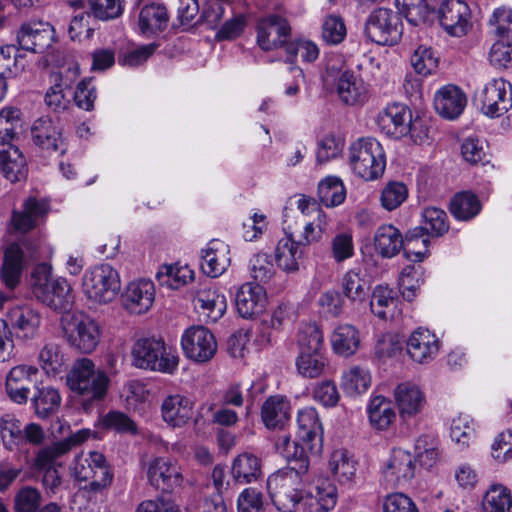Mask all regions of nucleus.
<instances>
[{
	"instance_id": "1",
	"label": "nucleus",
	"mask_w": 512,
	"mask_h": 512,
	"mask_svg": "<svg viewBox=\"0 0 512 512\" xmlns=\"http://www.w3.org/2000/svg\"><path fill=\"white\" fill-rule=\"evenodd\" d=\"M307 458L290 462L267 479V490L272 503L281 512H294L304 498V477L308 472Z\"/></svg>"
},
{
	"instance_id": "2",
	"label": "nucleus",
	"mask_w": 512,
	"mask_h": 512,
	"mask_svg": "<svg viewBox=\"0 0 512 512\" xmlns=\"http://www.w3.org/2000/svg\"><path fill=\"white\" fill-rule=\"evenodd\" d=\"M52 266L43 262L35 266L31 274L34 296L55 311H67L74 303L72 287L65 278H51Z\"/></svg>"
},
{
	"instance_id": "3",
	"label": "nucleus",
	"mask_w": 512,
	"mask_h": 512,
	"mask_svg": "<svg viewBox=\"0 0 512 512\" xmlns=\"http://www.w3.org/2000/svg\"><path fill=\"white\" fill-rule=\"evenodd\" d=\"M131 356L135 367L164 374H174L179 365L177 351L162 338L138 339L132 347Z\"/></svg>"
},
{
	"instance_id": "4",
	"label": "nucleus",
	"mask_w": 512,
	"mask_h": 512,
	"mask_svg": "<svg viewBox=\"0 0 512 512\" xmlns=\"http://www.w3.org/2000/svg\"><path fill=\"white\" fill-rule=\"evenodd\" d=\"M121 286L120 273L108 263L96 264L86 269L81 282L84 296L97 305L114 302L121 291Z\"/></svg>"
},
{
	"instance_id": "5",
	"label": "nucleus",
	"mask_w": 512,
	"mask_h": 512,
	"mask_svg": "<svg viewBox=\"0 0 512 512\" xmlns=\"http://www.w3.org/2000/svg\"><path fill=\"white\" fill-rule=\"evenodd\" d=\"M109 377L103 370H96L88 358L77 360L67 376L71 391L82 397L83 402L102 400L108 389Z\"/></svg>"
},
{
	"instance_id": "6",
	"label": "nucleus",
	"mask_w": 512,
	"mask_h": 512,
	"mask_svg": "<svg viewBox=\"0 0 512 512\" xmlns=\"http://www.w3.org/2000/svg\"><path fill=\"white\" fill-rule=\"evenodd\" d=\"M62 335L68 345L81 354L94 352L101 340V326L83 313H67L61 317Z\"/></svg>"
},
{
	"instance_id": "7",
	"label": "nucleus",
	"mask_w": 512,
	"mask_h": 512,
	"mask_svg": "<svg viewBox=\"0 0 512 512\" xmlns=\"http://www.w3.org/2000/svg\"><path fill=\"white\" fill-rule=\"evenodd\" d=\"M349 154L351 168L360 178L370 181L383 175L386 158L381 144L376 139H359L351 145Z\"/></svg>"
},
{
	"instance_id": "8",
	"label": "nucleus",
	"mask_w": 512,
	"mask_h": 512,
	"mask_svg": "<svg viewBox=\"0 0 512 512\" xmlns=\"http://www.w3.org/2000/svg\"><path fill=\"white\" fill-rule=\"evenodd\" d=\"M71 473L79 481L91 480L92 490H100L109 486L113 474L103 454L93 451L85 455H77L71 465Z\"/></svg>"
},
{
	"instance_id": "9",
	"label": "nucleus",
	"mask_w": 512,
	"mask_h": 512,
	"mask_svg": "<svg viewBox=\"0 0 512 512\" xmlns=\"http://www.w3.org/2000/svg\"><path fill=\"white\" fill-rule=\"evenodd\" d=\"M365 34L379 45L396 44L402 35L400 16L386 8L374 10L366 21Z\"/></svg>"
},
{
	"instance_id": "10",
	"label": "nucleus",
	"mask_w": 512,
	"mask_h": 512,
	"mask_svg": "<svg viewBox=\"0 0 512 512\" xmlns=\"http://www.w3.org/2000/svg\"><path fill=\"white\" fill-rule=\"evenodd\" d=\"M181 346L185 356L195 362L205 363L217 351L214 335L203 326H192L184 331Z\"/></svg>"
},
{
	"instance_id": "11",
	"label": "nucleus",
	"mask_w": 512,
	"mask_h": 512,
	"mask_svg": "<svg viewBox=\"0 0 512 512\" xmlns=\"http://www.w3.org/2000/svg\"><path fill=\"white\" fill-rule=\"evenodd\" d=\"M149 484L157 490L172 491L183 481L181 468L167 457H155L146 465Z\"/></svg>"
},
{
	"instance_id": "12",
	"label": "nucleus",
	"mask_w": 512,
	"mask_h": 512,
	"mask_svg": "<svg viewBox=\"0 0 512 512\" xmlns=\"http://www.w3.org/2000/svg\"><path fill=\"white\" fill-rule=\"evenodd\" d=\"M156 289L152 280L139 278L129 282L122 294L123 308L130 314L142 315L153 306Z\"/></svg>"
},
{
	"instance_id": "13",
	"label": "nucleus",
	"mask_w": 512,
	"mask_h": 512,
	"mask_svg": "<svg viewBox=\"0 0 512 512\" xmlns=\"http://www.w3.org/2000/svg\"><path fill=\"white\" fill-rule=\"evenodd\" d=\"M481 110L490 117H499L512 107V85L502 78L485 85L480 95Z\"/></svg>"
},
{
	"instance_id": "14",
	"label": "nucleus",
	"mask_w": 512,
	"mask_h": 512,
	"mask_svg": "<svg viewBox=\"0 0 512 512\" xmlns=\"http://www.w3.org/2000/svg\"><path fill=\"white\" fill-rule=\"evenodd\" d=\"M438 15L440 25L451 36H464L471 27V10L463 0H445Z\"/></svg>"
},
{
	"instance_id": "15",
	"label": "nucleus",
	"mask_w": 512,
	"mask_h": 512,
	"mask_svg": "<svg viewBox=\"0 0 512 512\" xmlns=\"http://www.w3.org/2000/svg\"><path fill=\"white\" fill-rule=\"evenodd\" d=\"M193 304L201 315L217 322L227 310V300L219 288L210 283H200L195 290Z\"/></svg>"
},
{
	"instance_id": "16",
	"label": "nucleus",
	"mask_w": 512,
	"mask_h": 512,
	"mask_svg": "<svg viewBox=\"0 0 512 512\" xmlns=\"http://www.w3.org/2000/svg\"><path fill=\"white\" fill-rule=\"evenodd\" d=\"M53 39V27L42 21L24 23L17 33L20 48L33 53L44 52L51 46Z\"/></svg>"
},
{
	"instance_id": "17",
	"label": "nucleus",
	"mask_w": 512,
	"mask_h": 512,
	"mask_svg": "<svg viewBox=\"0 0 512 512\" xmlns=\"http://www.w3.org/2000/svg\"><path fill=\"white\" fill-rule=\"evenodd\" d=\"M290 31V25L285 18L269 15L258 22L257 42L261 49L269 51L280 45H287Z\"/></svg>"
},
{
	"instance_id": "18",
	"label": "nucleus",
	"mask_w": 512,
	"mask_h": 512,
	"mask_svg": "<svg viewBox=\"0 0 512 512\" xmlns=\"http://www.w3.org/2000/svg\"><path fill=\"white\" fill-rule=\"evenodd\" d=\"M236 309L239 315L249 319L264 312L267 305L265 289L256 283L247 282L236 293Z\"/></svg>"
},
{
	"instance_id": "19",
	"label": "nucleus",
	"mask_w": 512,
	"mask_h": 512,
	"mask_svg": "<svg viewBox=\"0 0 512 512\" xmlns=\"http://www.w3.org/2000/svg\"><path fill=\"white\" fill-rule=\"evenodd\" d=\"M31 135L33 142L43 150L64 154L67 149L62 129L48 117H41L34 121Z\"/></svg>"
},
{
	"instance_id": "20",
	"label": "nucleus",
	"mask_w": 512,
	"mask_h": 512,
	"mask_svg": "<svg viewBox=\"0 0 512 512\" xmlns=\"http://www.w3.org/2000/svg\"><path fill=\"white\" fill-rule=\"evenodd\" d=\"M298 436L309 450L318 453L323 444V427L313 407L300 409L297 414Z\"/></svg>"
},
{
	"instance_id": "21",
	"label": "nucleus",
	"mask_w": 512,
	"mask_h": 512,
	"mask_svg": "<svg viewBox=\"0 0 512 512\" xmlns=\"http://www.w3.org/2000/svg\"><path fill=\"white\" fill-rule=\"evenodd\" d=\"M7 319L15 335L22 339L36 337L41 325L40 313L30 305H16L10 308Z\"/></svg>"
},
{
	"instance_id": "22",
	"label": "nucleus",
	"mask_w": 512,
	"mask_h": 512,
	"mask_svg": "<svg viewBox=\"0 0 512 512\" xmlns=\"http://www.w3.org/2000/svg\"><path fill=\"white\" fill-rule=\"evenodd\" d=\"M411 119L412 113L407 106L393 103L378 114L377 123L388 135L400 138L408 134Z\"/></svg>"
},
{
	"instance_id": "23",
	"label": "nucleus",
	"mask_w": 512,
	"mask_h": 512,
	"mask_svg": "<svg viewBox=\"0 0 512 512\" xmlns=\"http://www.w3.org/2000/svg\"><path fill=\"white\" fill-rule=\"evenodd\" d=\"M406 349L413 361L428 363L439 351V340L430 330L417 328L407 339Z\"/></svg>"
},
{
	"instance_id": "24",
	"label": "nucleus",
	"mask_w": 512,
	"mask_h": 512,
	"mask_svg": "<svg viewBox=\"0 0 512 512\" xmlns=\"http://www.w3.org/2000/svg\"><path fill=\"white\" fill-rule=\"evenodd\" d=\"M394 399L402 419L418 415L426 403L424 392L411 382L398 384L394 389Z\"/></svg>"
},
{
	"instance_id": "25",
	"label": "nucleus",
	"mask_w": 512,
	"mask_h": 512,
	"mask_svg": "<svg viewBox=\"0 0 512 512\" xmlns=\"http://www.w3.org/2000/svg\"><path fill=\"white\" fill-rule=\"evenodd\" d=\"M0 171L12 183L24 180L28 173L25 157L9 141H0Z\"/></svg>"
},
{
	"instance_id": "26",
	"label": "nucleus",
	"mask_w": 512,
	"mask_h": 512,
	"mask_svg": "<svg viewBox=\"0 0 512 512\" xmlns=\"http://www.w3.org/2000/svg\"><path fill=\"white\" fill-rule=\"evenodd\" d=\"M467 104L465 93L455 85L439 89L434 97V107L443 118L453 120L459 117Z\"/></svg>"
},
{
	"instance_id": "27",
	"label": "nucleus",
	"mask_w": 512,
	"mask_h": 512,
	"mask_svg": "<svg viewBox=\"0 0 512 512\" xmlns=\"http://www.w3.org/2000/svg\"><path fill=\"white\" fill-rule=\"evenodd\" d=\"M194 403L188 397L173 394L164 398L161 404V416L171 427H182L193 416Z\"/></svg>"
},
{
	"instance_id": "28",
	"label": "nucleus",
	"mask_w": 512,
	"mask_h": 512,
	"mask_svg": "<svg viewBox=\"0 0 512 512\" xmlns=\"http://www.w3.org/2000/svg\"><path fill=\"white\" fill-rule=\"evenodd\" d=\"M195 272L190 265L182 260L161 265L155 278L162 287L178 290L194 280Z\"/></svg>"
},
{
	"instance_id": "29",
	"label": "nucleus",
	"mask_w": 512,
	"mask_h": 512,
	"mask_svg": "<svg viewBox=\"0 0 512 512\" xmlns=\"http://www.w3.org/2000/svg\"><path fill=\"white\" fill-rule=\"evenodd\" d=\"M414 457L406 450L394 449L385 465L386 479L396 485L407 482L414 476Z\"/></svg>"
},
{
	"instance_id": "30",
	"label": "nucleus",
	"mask_w": 512,
	"mask_h": 512,
	"mask_svg": "<svg viewBox=\"0 0 512 512\" xmlns=\"http://www.w3.org/2000/svg\"><path fill=\"white\" fill-rule=\"evenodd\" d=\"M49 210L50 205L46 199L30 196L24 202L23 211L13 213V226L18 231L27 232L35 227L37 222L48 214Z\"/></svg>"
},
{
	"instance_id": "31",
	"label": "nucleus",
	"mask_w": 512,
	"mask_h": 512,
	"mask_svg": "<svg viewBox=\"0 0 512 512\" xmlns=\"http://www.w3.org/2000/svg\"><path fill=\"white\" fill-rule=\"evenodd\" d=\"M321 235L320 225H315L313 222L306 223L301 240L294 241L291 235H287L278 241L275 256H294L297 253L303 255L307 253V247L311 243L317 242Z\"/></svg>"
},
{
	"instance_id": "32",
	"label": "nucleus",
	"mask_w": 512,
	"mask_h": 512,
	"mask_svg": "<svg viewBox=\"0 0 512 512\" xmlns=\"http://www.w3.org/2000/svg\"><path fill=\"white\" fill-rule=\"evenodd\" d=\"M291 406L289 401L280 395L270 396L261 409V418L268 429L282 428L290 419Z\"/></svg>"
},
{
	"instance_id": "33",
	"label": "nucleus",
	"mask_w": 512,
	"mask_h": 512,
	"mask_svg": "<svg viewBox=\"0 0 512 512\" xmlns=\"http://www.w3.org/2000/svg\"><path fill=\"white\" fill-rule=\"evenodd\" d=\"M261 459L251 453L243 452L234 458L231 475L238 484H248L257 481L262 476Z\"/></svg>"
},
{
	"instance_id": "34",
	"label": "nucleus",
	"mask_w": 512,
	"mask_h": 512,
	"mask_svg": "<svg viewBox=\"0 0 512 512\" xmlns=\"http://www.w3.org/2000/svg\"><path fill=\"white\" fill-rule=\"evenodd\" d=\"M169 14L162 3L153 2L143 6L139 13V28L141 33L152 35L162 32L168 24Z\"/></svg>"
},
{
	"instance_id": "35",
	"label": "nucleus",
	"mask_w": 512,
	"mask_h": 512,
	"mask_svg": "<svg viewBox=\"0 0 512 512\" xmlns=\"http://www.w3.org/2000/svg\"><path fill=\"white\" fill-rule=\"evenodd\" d=\"M328 467L334 478L344 485L355 481L357 461L346 449L334 450L329 458Z\"/></svg>"
},
{
	"instance_id": "36",
	"label": "nucleus",
	"mask_w": 512,
	"mask_h": 512,
	"mask_svg": "<svg viewBox=\"0 0 512 512\" xmlns=\"http://www.w3.org/2000/svg\"><path fill=\"white\" fill-rule=\"evenodd\" d=\"M336 91L341 101L347 105L362 104L367 95L363 80L349 71H344L339 76Z\"/></svg>"
},
{
	"instance_id": "37",
	"label": "nucleus",
	"mask_w": 512,
	"mask_h": 512,
	"mask_svg": "<svg viewBox=\"0 0 512 512\" xmlns=\"http://www.w3.org/2000/svg\"><path fill=\"white\" fill-rule=\"evenodd\" d=\"M367 413L371 426L380 431L387 430L396 419L391 400L382 395H376L370 399Z\"/></svg>"
},
{
	"instance_id": "38",
	"label": "nucleus",
	"mask_w": 512,
	"mask_h": 512,
	"mask_svg": "<svg viewBox=\"0 0 512 512\" xmlns=\"http://www.w3.org/2000/svg\"><path fill=\"white\" fill-rule=\"evenodd\" d=\"M401 232L393 225L380 226L374 235V247L380 256H397L403 248Z\"/></svg>"
},
{
	"instance_id": "39",
	"label": "nucleus",
	"mask_w": 512,
	"mask_h": 512,
	"mask_svg": "<svg viewBox=\"0 0 512 512\" xmlns=\"http://www.w3.org/2000/svg\"><path fill=\"white\" fill-rule=\"evenodd\" d=\"M331 344L336 354L344 357L351 356L359 348V332L353 325H339L331 336Z\"/></svg>"
},
{
	"instance_id": "40",
	"label": "nucleus",
	"mask_w": 512,
	"mask_h": 512,
	"mask_svg": "<svg viewBox=\"0 0 512 512\" xmlns=\"http://www.w3.org/2000/svg\"><path fill=\"white\" fill-rule=\"evenodd\" d=\"M337 502V490L328 480L321 481L309 492L307 505L310 512H329Z\"/></svg>"
},
{
	"instance_id": "41",
	"label": "nucleus",
	"mask_w": 512,
	"mask_h": 512,
	"mask_svg": "<svg viewBox=\"0 0 512 512\" xmlns=\"http://www.w3.org/2000/svg\"><path fill=\"white\" fill-rule=\"evenodd\" d=\"M295 365L297 372L309 379L324 375L329 368L328 359L323 351L298 353Z\"/></svg>"
},
{
	"instance_id": "42",
	"label": "nucleus",
	"mask_w": 512,
	"mask_h": 512,
	"mask_svg": "<svg viewBox=\"0 0 512 512\" xmlns=\"http://www.w3.org/2000/svg\"><path fill=\"white\" fill-rule=\"evenodd\" d=\"M482 508L484 512H512V493L501 485H491L486 491Z\"/></svg>"
},
{
	"instance_id": "43",
	"label": "nucleus",
	"mask_w": 512,
	"mask_h": 512,
	"mask_svg": "<svg viewBox=\"0 0 512 512\" xmlns=\"http://www.w3.org/2000/svg\"><path fill=\"white\" fill-rule=\"evenodd\" d=\"M422 283L423 268L420 261L407 265L402 269L399 276V286L404 299L412 301L416 297Z\"/></svg>"
},
{
	"instance_id": "44",
	"label": "nucleus",
	"mask_w": 512,
	"mask_h": 512,
	"mask_svg": "<svg viewBox=\"0 0 512 512\" xmlns=\"http://www.w3.org/2000/svg\"><path fill=\"white\" fill-rule=\"evenodd\" d=\"M341 386L351 396L363 394L371 386V374L363 367H351L343 373Z\"/></svg>"
},
{
	"instance_id": "45",
	"label": "nucleus",
	"mask_w": 512,
	"mask_h": 512,
	"mask_svg": "<svg viewBox=\"0 0 512 512\" xmlns=\"http://www.w3.org/2000/svg\"><path fill=\"white\" fill-rule=\"evenodd\" d=\"M480 210V201L477 196L471 192L458 193L450 202V212L458 220H470L474 218Z\"/></svg>"
},
{
	"instance_id": "46",
	"label": "nucleus",
	"mask_w": 512,
	"mask_h": 512,
	"mask_svg": "<svg viewBox=\"0 0 512 512\" xmlns=\"http://www.w3.org/2000/svg\"><path fill=\"white\" fill-rule=\"evenodd\" d=\"M35 413L40 418H46L56 412L61 404L59 391L52 386L37 388L32 398Z\"/></svg>"
},
{
	"instance_id": "47",
	"label": "nucleus",
	"mask_w": 512,
	"mask_h": 512,
	"mask_svg": "<svg viewBox=\"0 0 512 512\" xmlns=\"http://www.w3.org/2000/svg\"><path fill=\"white\" fill-rule=\"evenodd\" d=\"M318 197L326 207H335L343 203L346 198V189L341 179L328 176L318 185Z\"/></svg>"
},
{
	"instance_id": "48",
	"label": "nucleus",
	"mask_w": 512,
	"mask_h": 512,
	"mask_svg": "<svg viewBox=\"0 0 512 512\" xmlns=\"http://www.w3.org/2000/svg\"><path fill=\"white\" fill-rule=\"evenodd\" d=\"M397 299L393 295V291L387 286H377L370 301L371 311L380 319L393 318V310L397 306Z\"/></svg>"
},
{
	"instance_id": "49",
	"label": "nucleus",
	"mask_w": 512,
	"mask_h": 512,
	"mask_svg": "<svg viewBox=\"0 0 512 512\" xmlns=\"http://www.w3.org/2000/svg\"><path fill=\"white\" fill-rule=\"evenodd\" d=\"M298 353L323 351V334L315 323H305L297 333Z\"/></svg>"
},
{
	"instance_id": "50",
	"label": "nucleus",
	"mask_w": 512,
	"mask_h": 512,
	"mask_svg": "<svg viewBox=\"0 0 512 512\" xmlns=\"http://www.w3.org/2000/svg\"><path fill=\"white\" fill-rule=\"evenodd\" d=\"M22 113L18 108L5 107L0 111L1 141L14 139L22 131Z\"/></svg>"
},
{
	"instance_id": "51",
	"label": "nucleus",
	"mask_w": 512,
	"mask_h": 512,
	"mask_svg": "<svg viewBox=\"0 0 512 512\" xmlns=\"http://www.w3.org/2000/svg\"><path fill=\"white\" fill-rule=\"evenodd\" d=\"M450 437L460 448L469 447L475 438L473 419L468 415H459L452 420Z\"/></svg>"
},
{
	"instance_id": "52",
	"label": "nucleus",
	"mask_w": 512,
	"mask_h": 512,
	"mask_svg": "<svg viewBox=\"0 0 512 512\" xmlns=\"http://www.w3.org/2000/svg\"><path fill=\"white\" fill-rule=\"evenodd\" d=\"M22 424L12 414H4L0 418V436L4 446L13 450L22 444Z\"/></svg>"
},
{
	"instance_id": "53",
	"label": "nucleus",
	"mask_w": 512,
	"mask_h": 512,
	"mask_svg": "<svg viewBox=\"0 0 512 512\" xmlns=\"http://www.w3.org/2000/svg\"><path fill=\"white\" fill-rule=\"evenodd\" d=\"M395 2L400 14L414 26L425 23L430 14L426 0H395Z\"/></svg>"
},
{
	"instance_id": "54",
	"label": "nucleus",
	"mask_w": 512,
	"mask_h": 512,
	"mask_svg": "<svg viewBox=\"0 0 512 512\" xmlns=\"http://www.w3.org/2000/svg\"><path fill=\"white\" fill-rule=\"evenodd\" d=\"M24 67L23 57L17 53L15 46L6 45L0 48V79L16 76Z\"/></svg>"
},
{
	"instance_id": "55",
	"label": "nucleus",
	"mask_w": 512,
	"mask_h": 512,
	"mask_svg": "<svg viewBox=\"0 0 512 512\" xmlns=\"http://www.w3.org/2000/svg\"><path fill=\"white\" fill-rule=\"evenodd\" d=\"M39 362L46 374L56 375L64 366V355L58 343L47 342L39 353Z\"/></svg>"
},
{
	"instance_id": "56",
	"label": "nucleus",
	"mask_w": 512,
	"mask_h": 512,
	"mask_svg": "<svg viewBox=\"0 0 512 512\" xmlns=\"http://www.w3.org/2000/svg\"><path fill=\"white\" fill-rule=\"evenodd\" d=\"M345 295L352 301L363 302L369 296V281L361 278L358 272L349 271L343 278Z\"/></svg>"
},
{
	"instance_id": "57",
	"label": "nucleus",
	"mask_w": 512,
	"mask_h": 512,
	"mask_svg": "<svg viewBox=\"0 0 512 512\" xmlns=\"http://www.w3.org/2000/svg\"><path fill=\"white\" fill-rule=\"evenodd\" d=\"M69 83H64L62 75L54 76V84L47 90L45 94L46 105L55 112L64 111L69 104L66 98V92L70 91Z\"/></svg>"
},
{
	"instance_id": "58",
	"label": "nucleus",
	"mask_w": 512,
	"mask_h": 512,
	"mask_svg": "<svg viewBox=\"0 0 512 512\" xmlns=\"http://www.w3.org/2000/svg\"><path fill=\"white\" fill-rule=\"evenodd\" d=\"M430 240L423 228L418 227L406 233L403 238L402 252L404 256H425L428 252Z\"/></svg>"
},
{
	"instance_id": "59",
	"label": "nucleus",
	"mask_w": 512,
	"mask_h": 512,
	"mask_svg": "<svg viewBox=\"0 0 512 512\" xmlns=\"http://www.w3.org/2000/svg\"><path fill=\"white\" fill-rule=\"evenodd\" d=\"M495 36L512 42V9L506 6L496 8L489 20Z\"/></svg>"
},
{
	"instance_id": "60",
	"label": "nucleus",
	"mask_w": 512,
	"mask_h": 512,
	"mask_svg": "<svg viewBox=\"0 0 512 512\" xmlns=\"http://www.w3.org/2000/svg\"><path fill=\"white\" fill-rule=\"evenodd\" d=\"M408 196V189L406 185L398 181L388 182L380 196L381 205L388 211L398 208Z\"/></svg>"
},
{
	"instance_id": "61",
	"label": "nucleus",
	"mask_w": 512,
	"mask_h": 512,
	"mask_svg": "<svg viewBox=\"0 0 512 512\" xmlns=\"http://www.w3.org/2000/svg\"><path fill=\"white\" fill-rule=\"evenodd\" d=\"M411 65L416 73L427 76L438 67V57L430 47L420 45L411 56Z\"/></svg>"
},
{
	"instance_id": "62",
	"label": "nucleus",
	"mask_w": 512,
	"mask_h": 512,
	"mask_svg": "<svg viewBox=\"0 0 512 512\" xmlns=\"http://www.w3.org/2000/svg\"><path fill=\"white\" fill-rule=\"evenodd\" d=\"M425 229L434 236H442L449 229L448 217L444 210L428 207L422 213Z\"/></svg>"
},
{
	"instance_id": "63",
	"label": "nucleus",
	"mask_w": 512,
	"mask_h": 512,
	"mask_svg": "<svg viewBox=\"0 0 512 512\" xmlns=\"http://www.w3.org/2000/svg\"><path fill=\"white\" fill-rule=\"evenodd\" d=\"M487 144L485 141L469 137L461 145V154L466 162L476 165L478 163L489 162L487 159Z\"/></svg>"
},
{
	"instance_id": "64",
	"label": "nucleus",
	"mask_w": 512,
	"mask_h": 512,
	"mask_svg": "<svg viewBox=\"0 0 512 512\" xmlns=\"http://www.w3.org/2000/svg\"><path fill=\"white\" fill-rule=\"evenodd\" d=\"M41 501L42 495L38 489L25 486L14 497V510L16 512H36Z\"/></svg>"
}]
</instances>
